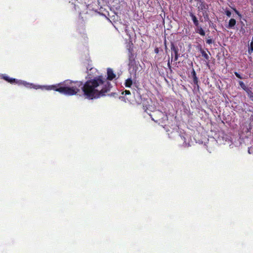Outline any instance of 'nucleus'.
Instances as JSON below:
<instances>
[{
    "label": "nucleus",
    "mask_w": 253,
    "mask_h": 253,
    "mask_svg": "<svg viewBox=\"0 0 253 253\" xmlns=\"http://www.w3.org/2000/svg\"><path fill=\"white\" fill-rule=\"evenodd\" d=\"M107 79L100 76L85 82L82 87L85 97L92 99L105 95L111 87V84L107 80H112L116 77V75L111 69L109 68L107 70Z\"/></svg>",
    "instance_id": "nucleus-1"
},
{
    "label": "nucleus",
    "mask_w": 253,
    "mask_h": 253,
    "mask_svg": "<svg viewBox=\"0 0 253 253\" xmlns=\"http://www.w3.org/2000/svg\"><path fill=\"white\" fill-rule=\"evenodd\" d=\"M82 85V83L80 82H69L67 81L65 83L64 86L57 88L55 85H51L46 86L45 88L47 90L53 89L65 95H73L79 91V87Z\"/></svg>",
    "instance_id": "nucleus-2"
},
{
    "label": "nucleus",
    "mask_w": 253,
    "mask_h": 253,
    "mask_svg": "<svg viewBox=\"0 0 253 253\" xmlns=\"http://www.w3.org/2000/svg\"><path fill=\"white\" fill-rule=\"evenodd\" d=\"M154 117L155 119L152 117L151 118L155 122L163 123L165 121L168 120L167 115L159 110H157L154 112Z\"/></svg>",
    "instance_id": "nucleus-3"
},
{
    "label": "nucleus",
    "mask_w": 253,
    "mask_h": 253,
    "mask_svg": "<svg viewBox=\"0 0 253 253\" xmlns=\"http://www.w3.org/2000/svg\"><path fill=\"white\" fill-rule=\"evenodd\" d=\"M171 49L174 54V61H176L178 59V49L177 47H175L173 44H172L171 45Z\"/></svg>",
    "instance_id": "nucleus-4"
},
{
    "label": "nucleus",
    "mask_w": 253,
    "mask_h": 253,
    "mask_svg": "<svg viewBox=\"0 0 253 253\" xmlns=\"http://www.w3.org/2000/svg\"><path fill=\"white\" fill-rule=\"evenodd\" d=\"M128 52H129L128 57H129V64L132 65L133 64V62L134 61V55L132 53V49L129 48Z\"/></svg>",
    "instance_id": "nucleus-5"
},
{
    "label": "nucleus",
    "mask_w": 253,
    "mask_h": 253,
    "mask_svg": "<svg viewBox=\"0 0 253 253\" xmlns=\"http://www.w3.org/2000/svg\"><path fill=\"white\" fill-rule=\"evenodd\" d=\"M236 23V21L235 19H233V18L229 20V24H228V25L227 26V28H233L234 27V26L235 25Z\"/></svg>",
    "instance_id": "nucleus-6"
},
{
    "label": "nucleus",
    "mask_w": 253,
    "mask_h": 253,
    "mask_svg": "<svg viewBox=\"0 0 253 253\" xmlns=\"http://www.w3.org/2000/svg\"><path fill=\"white\" fill-rule=\"evenodd\" d=\"M198 8L200 10H204L207 9L208 8V5H207L204 2H201L200 5L198 7Z\"/></svg>",
    "instance_id": "nucleus-7"
},
{
    "label": "nucleus",
    "mask_w": 253,
    "mask_h": 253,
    "mask_svg": "<svg viewBox=\"0 0 253 253\" xmlns=\"http://www.w3.org/2000/svg\"><path fill=\"white\" fill-rule=\"evenodd\" d=\"M190 16L195 25L196 26H198L199 22L196 17L192 13H190Z\"/></svg>",
    "instance_id": "nucleus-8"
},
{
    "label": "nucleus",
    "mask_w": 253,
    "mask_h": 253,
    "mask_svg": "<svg viewBox=\"0 0 253 253\" xmlns=\"http://www.w3.org/2000/svg\"><path fill=\"white\" fill-rule=\"evenodd\" d=\"M200 51H201L202 56L207 60L209 59V56L208 54L202 48V47L200 48Z\"/></svg>",
    "instance_id": "nucleus-9"
},
{
    "label": "nucleus",
    "mask_w": 253,
    "mask_h": 253,
    "mask_svg": "<svg viewBox=\"0 0 253 253\" xmlns=\"http://www.w3.org/2000/svg\"><path fill=\"white\" fill-rule=\"evenodd\" d=\"M132 84V81L130 78L127 79L125 82V85L126 87H130Z\"/></svg>",
    "instance_id": "nucleus-10"
},
{
    "label": "nucleus",
    "mask_w": 253,
    "mask_h": 253,
    "mask_svg": "<svg viewBox=\"0 0 253 253\" xmlns=\"http://www.w3.org/2000/svg\"><path fill=\"white\" fill-rule=\"evenodd\" d=\"M197 32L201 36H204L205 35V32L201 27H199L198 28Z\"/></svg>",
    "instance_id": "nucleus-11"
},
{
    "label": "nucleus",
    "mask_w": 253,
    "mask_h": 253,
    "mask_svg": "<svg viewBox=\"0 0 253 253\" xmlns=\"http://www.w3.org/2000/svg\"><path fill=\"white\" fill-rule=\"evenodd\" d=\"M239 84L240 85V86L245 91H247V90H248V89H249L247 86H246V85L245 84L242 82V81H239Z\"/></svg>",
    "instance_id": "nucleus-12"
},
{
    "label": "nucleus",
    "mask_w": 253,
    "mask_h": 253,
    "mask_svg": "<svg viewBox=\"0 0 253 253\" xmlns=\"http://www.w3.org/2000/svg\"><path fill=\"white\" fill-rule=\"evenodd\" d=\"M253 42L252 41L251 42L250 46L249 47L248 53L249 54L251 55L252 54V53L253 52Z\"/></svg>",
    "instance_id": "nucleus-13"
},
{
    "label": "nucleus",
    "mask_w": 253,
    "mask_h": 253,
    "mask_svg": "<svg viewBox=\"0 0 253 253\" xmlns=\"http://www.w3.org/2000/svg\"><path fill=\"white\" fill-rule=\"evenodd\" d=\"M3 79L5 80V81H8V82H10L11 83H13V82H15V79H10L7 76H4L3 77Z\"/></svg>",
    "instance_id": "nucleus-14"
},
{
    "label": "nucleus",
    "mask_w": 253,
    "mask_h": 253,
    "mask_svg": "<svg viewBox=\"0 0 253 253\" xmlns=\"http://www.w3.org/2000/svg\"><path fill=\"white\" fill-rule=\"evenodd\" d=\"M247 92L248 93V95H249L250 98L252 101H253V92L251 90H250L249 89H248V90H247Z\"/></svg>",
    "instance_id": "nucleus-15"
},
{
    "label": "nucleus",
    "mask_w": 253,
    "mask_h": 253,
    "mask_svg": "<svg viewBox=\"0 0 253 253\" xmlns=\"http://www.w3.org/2000/svg\"><path fill=\"white\" fill-rule=\"evenodd\" d=\"M234 74H235V76H236L238 78L240 79H243L242 77H241V75H240L238 73H237V72H235V73H234Z\"/></svg>",
    "instance_id": "nucleus-16"
},
{
    "label": "nucleus",
    "mask_w": 253,
    "mask_h": 253,
    "mask_svg": "<svg viewBox=\"0 0 253 253\" xmlns=\"http://www.w3.org/2000/svg\"><path fill=\"white\" fill-rule=\"evenodd\" d=\"M213 42V41L211 39H209L207 40V43L208 44H211Z\"/></svg>",
    "instance_id": "nucleus-17"
},
{
    "label": "nucleus",
    "mask_w": 253,
    "mask_h": 253,
    "mask_svg": "<svg viewBox=\"0 0 253 253\" xmlns=\"http://www.w3.org/2000/svg\"><path fill=\"white\" fill-rule=\"evenodd\" d=\"M225 13H226V15L228 17H230L231 16V13L229 10L226 11Z\"/></svg>",
    "instance_id": "nucleus-18"
},
{
    "label": "nucleus",
    "mask_w": 253,
    "mask_h": 253,
    "mask_svg": "<svg viewBox=\"0 0 253 253\" xmlns=\"http://www.w3.org/2000/svg\"><path fill=\"white\" fill-rule=\"evenodd\" d=\"M125 93V95H127V94H130V92L129 90H126L124 92H123V94H124Z\"/></svg>",
    "instance_id": "nucleus-19"
},
{
    "label": "nucleus",
    "mask_w": 253,
    "mask_h": 253,
    "mask_svg": "<svg viewBox=\"0 0 253 253\" xmlns=\"http://www.w3.org/2000/svg\"><path fill=\"white\" fill-rule=\"evenodd\" d=\"M194 82L195 84H197L198 83V78L196 77H195V78H193Z\"/></svg>",
    "instance_id": "nucleus-20"
},
{
    "label": "nucleus",
    "mask_w": 253,
    "mask_h": 253,
    "mask_svg": "<svg viewBox=\"0 0 253 253\" xmlns=\"http://www.w3.org/2000/svg\"><path fill=\"white\" fill-rule=\"evenodd\" d=\"M192 75H193V78H195V77H196V73L194 70H193Z\"/></svg>",
    "instance_id": "nucleus-21"
},
{
    "label": "nucleus",
    "mask_w": 253,
    "mask_h": 253,
    "mask_svg": "<svg viewBox=\"0 0 253 253\" xmlns=\"http://www.w3.org/2000/svg\"><path fill=\"white\" fill-rule=\"evenodd\" d=\"M168 65L169 67V68H170L171 67H170V61H169V62L168 63Z\"/></svg>",
    "instance_id": "nucleus-22"
},
{
    "label": "nucleus",
    "mask_w": 253,
    "mask_h": 253,
    "mask_svg": "<svg viewBox=\"0 0 253 253\" xmlns=\"http://www.w3.org/2000/svg\"><path fill=\"white\" fill-rule=\"evenodd\" d=\"M24 84L25 85H26H26H30V86L32 85V84H25V83H24Z\"/></svg>",
    "instance_id": "nucleus-23"
},
{
    "label": "nucleus",
    "mask_w": 253,
    "mask_h": 253,
    "mask_svg": "<svg viewBox=\"0 0 253 253\" xmlns=\"http://www.w3.org/2000/svg\"><path fill=\"white\" fill-rule=\"evenodd\" d=\"M234 10L237 14H239L238 12L236 9H234Z\"/></svg>",
    "instance_id": "nucleus-24"
},
{
    "label": "nucleus",
    "mask_w": 253,
    "mask_h": 253,
    "mask_svg": "<svg viewBox=\"0 0 253 253\" xmlns=\"http://www.w3.org/2000/svg\"><path fill=\"white\" fill-rule=\"evenodd\" d=\"M155 51H156V52H158V49H156Z\"/></svg>",
    "instance_id": "nucleus-25"
}]
</instances>
